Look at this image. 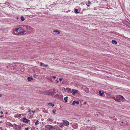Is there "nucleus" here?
Returning a JSON list of instances; mask_svg holds the SVG:
<instances>
[{
    "mask_svg": "<svg viewBox=\"0 0 130 130\" xmlns=\"http://www.w3.org/2000/svg\"><path fill=\"white\" fill-rule=\"evenodd\" d=\"M0 112L2 114H3V111H1Z\"/></svg>",
    "mask_w": 130,
    "mask_h": 130,
    "instance_id": "a19ab883",
    "label": "nucleus"
},
{
    "mask_svg": "<svg viewBox=\"0 0 130 130\" xmlns=\"http://www.w3.org/2000/svg\"><path fill=\"white\" fill-rule=\"evenodd\" d=\"M47 121H50V122H52L53 121V119L49 118L47 119Z\"/></svg>",
    "mask_w": 130,
    "mask_h": 130,
    "instance_id": "f8f14e48",
    "label": "nucleus"
},
{
    "mask_svg": "<svg viewBox=\"0 0 130 130\" xmlns=\"http://www.w3.org/2000/svg\"><path fill=\"white\" fill-rule=\"evenodd\" d=\"M52 77L53 78L55 79V78H56V77H55V76H52Z\"/></svg>",
    "mask_w": 130,
    "mask_h": 130,
    "instance_id": "e433bc0d",
    "label": "nucleus"
},
{
    "mask_svg": "<svg viewBox=\"0 0 130 130\" xmlns=\"http://www.w3.org/2000/svg\"><path fill=\"white\" fill-rule=\"evenodd\" d=\"M128 23H129L128 22H126V24L128 26H129V25L128 24Z\"/></svg>",
    "mask_w": 130,
    "mask_h": 130,
    "instance_id": "72a5a7b5",
    "label": "nucleus"
},
{
    "mask_svg": "<svg viewBox=\"0 0 130 130\" xmlns=\"http://www.w3.org/2000/svg\"><path fill=\"white\" fill-rule=\"evenodd\" d=\"M3 117V116L2 115H1V116H0V117L1 118H2Z\"/></svg>",
    "mask_w": 130,
    "mask_h": 130,
    "instance_id": "c03bdc74",
    "label": "nucleus"
},
{
    "mask_svg": "<svg viewBox=\"0 0 130 130\" xmlns=\"http://www.w3.org/2000/svg\"><path fill=\"white\" fill-rule=\"evenodd\" d=\"M17 127H14V129H17Z\"/></svg>",
    "mask_w": 130,
    "mask_h": 130,
    "instance_id": "c9c22d12",
    "label": "nucleus"
},
{
    "mask_svg": "<svg viewBox=\"0 0 130 130\" xmlns=\"http://www.w3.org/2000/svg\"><path fill=\"white\" fill-rule=\"evenodd\" d=\"M118 97L119 98L120 100H123L125 101V99L124 98V97L121 95H118Z\"/></svg>",
    "mask_w": 130,
    "mask_h": 130,
    "instance_id": "1a4fd4ad",
    "label": "nucleus"
},
{
    "mask_svg": "<svg viewBox=\"0 0 130 130\" xmlns=\"http://www.w3.org/2000/svg\"><path fill=\"white\" fill-rule=\"evenodd\" d=\"M115 120H117V118H116V119H115Z\"/></svg>",
    "mask_w": 130,
    "mask_h": 130,
    "instance_id": "a18cd8bd",
    "label": "nucleus"
},
{
    "mask_svg": "<svg viewBox=\"0 0 130 130\" xmlns=\"http://www.w3.org/2000/svg\"><path fill=\"white\" fill-rule=\"evenodd\" d=\"M63 125H63V123H62V124L61 123L59 125V126L60 127L62 128L63 127Z\"/></svg>",
    "mask_w": 130,
    "mask_h": 130,
    "instance_id": "6ab92c4d",
    "label": "nucleus"
},
{
    "mask_svg": "<svg viewBox=\"0 0 130 130\" xmlns=\"http://www.w3.org/2000/svg\"><path fill=\"white\" fill-rule=\"evenodd\" d=\"M21 31H18V33H15L14 34L16 35H22L24 34H26L27 32H26V29H25Z\"/></svg>",
    "mask_w": 130,
    "mask_h": 130,
    "instance_id": "f03ea898",
    "label": "nucleus"
},
{
    "mask_svg": "<svg viewBox=\"0 0 130 130\" xmlns=\"http://www.w3.org/2000/svg\"><path fill=\"white\" fill-rule=\"evenodd\" d=\"M48 105L50 106L51 105H52V103L51 102L49 103H48Z\"/></svg>",
    "mask_w": 130,
    "mask_h": 130,
    "instance_id": "c756f323",
    "label": "nucleus"
},
{
    "mask_svg": "<svg viewBox=\"0 0 130 130\" xmlns=\"http://www.w3.org/2000/svg\"><path fill=\"white\" fill-rule=\"evenodd\" d=\"M30 120H29L27 119L26 118H23V121L25 122L26 123H27L28 122H29Z\"/></svg>",
    "mask_w": 130,
    "mask_h": 130,
    "instance_id": "6e6552de",
    "label": "nucleus"
},
{
    "mask_svg": "<svg viewBox=\"0 0 130 130\" xmlns=\"http://www.w3.org/2000/svg\"><path fill=\"white\" fill-rule=\"evenodd\" d=\"M33 79L32 78L30 77H28L27 78V80L28 81H30Z\"/></svg>",
    "mask_w": 130,
    "mask_h": 130,
    "instance_id": "2eb2a0df",
    "label": "nucleus"
},
{
    "mask_svg": "<svg viewBox=\"0 0 130 130\" xmlns=\"http://www.w3.org/2000/svg\"><path fill=\"white\" fill-rule=\"evenodd\" d=\"M45 127L49 130H53L55 129V127L54 126L50 125H46Z\"/></svg>",
    "mask_w": 130,
    "mask_h": 130,
    "instance_id": "7ed1b4c3",
    "label": "nucleus"
},
{
    "mask_svg": "<svg viewBox=\"0 0 130 130\" xmlns=\"http://www.w3.org/2000/svg\"><path fill=\"white\" fill-rule=\"evenodd\" d=\"M67 90L69 92H71V89L70 88H67Z\"/></svg>",
    "mask_w": 130,
    "mask_h": 130,
    "instance_id": "5701e85b",
    "label": "nucleus"
},
{
    "mask_svg": "<svg viewBox=\"0 0 130 130\" xmlns=\"http://www.w3.org/2000/svg\"><path fill=\"white\" fill-rule=\"evenodd\" d=\"M8 126H11V127H13V125L11 123H8Z\"/></svg>",
    "mask_w": 130,
    "mask_h": 130,
    "instance_id": "a211bd4d",
    "label": "nucleus"
},
{
    "mask_svg": "<svg viewBox=\"0 0 130 130\" xmlns=\"http://www.w3.org/2000/svg\"><path fill=\"white\" fill-rule=\"evenodd\" d=\"M44 64L42 62H41L40 63V66H42V65H44Z\"/></svg>",
    "mask_w": 130,
    "mask_h": 130,
    "instance_id": "c85d7f7f",
    "label": "nucleus"
},
{
    "mask_svg": "<svg viewBox=\"0 0 130 130\" xmlns=\"http://www.w3.org/2000/svg\"><path fill=\"white\" fill-rule=\"evenodd\" d=\"M54 104L53 103H52V105H51V106L52 107H53L54 106Z\"/></svg>",
    "mask_w": 130,
    "mask_h": 130,
    "instance_id": "2f4dec72",
    "label": "nucleus"
},
{
    "mask_svg": "<svg viewBox=\"0 0 130 130\" xmlns=\"http://www.w3.org/2000/svg\"><path fill=\"white\" fill-rule=\"evenodd\" d=\"M39 122V121L38 120H37V121L35 122V125H37L39 124L38 123Z\"/></svg>",
    "mask_w": 130,
    "mask_h": 130,
    "instance_id": "412c9836",
    "label": "nucleus"
},
{
    "mask_svg": "<svg viewBox=\"0 0 130 130\" xmlns=\"http://www.w3.org/2000/svg\"><path fill=\"white\" fill-rule=\"evenodd\" d=\"M8 112H6V114H8Z\"/></svg>",
    "mask_w": 130,
    "mask_h": 130,
    "instance_id": "3c124183",
    "label": "nucleus"
},
{
    "mask_svg": "<svg viewBox=\"0 0 130 130\" xmlns=\"http://www.w3.org/2000/svg\"><path fill=\"white\" fill-rule=\"evenodd\" d=\"M128 24L129 25V26H128L129 27V28H130V24L129 23H128Z\"/></svg>",
    "mask_w": 130,
    "mask_h": 130,
    "instance_id": "79ce46f5",
    "label": "nucleus"
},
{
    "mask_svg": "<svg viewBox=\"0 0 130 130\" xmlns=\"http://www.w3.org/2000/svg\"><path fill=\"white\" fill-rule=\"evenodd\" d=\"M78 91L76 90H73L71 92L72 94L73 95H75L76 94H77L78 93Z\"/></svg>",
    "mask_w": 130,
    "mask_h": 130,
    "instance_id": "39448f33",
    "label": "nucleus"
},
{
    "mask_svg": "<svg viewBox=\"0 0 130 130\" xmlns=\"http://www.w3.org/2000/svg\"><path fill=\"white\" fill-rule=\"evenodd\" d=\"M56 111V110L55 109H54L53 110L52 112L53 113H54V114H56L55 113V112Z\"/></svg>",
    "mask_w": 130,
    "mask_h": 130,
    "instance_id": "393cba45",
    "label": "nucleus"
},
{
    "mask_svg": "<svg viewBox=\"0 0 130 130\" xmlns=\"http://www.w3.org/2000/svg\"><path fill=\"white\" fill-rule=\"evenodd\" d=\"M86 103L85 102V103Z\"/></svg>",
    "mask_w": 130,
    "mask_h": 130,
    "instance_id": "5fc2aeb1",
    "label": "nucleus"
},
{
    "mask_svg": "<svg viewBox=\"0 0 130 130\" xmlns=\"http://www.w3.org/2000/svg\"><path fill=\"white\" fill-rule=\"evenodd\" d=\"M21 114H18L17 115V116H18V117H21Z\"/></svg>",
    "mask_w": 130,
    "mask_h": 130,
    "instance_id": "cd10ccee",
    "label": "nucleus"
},
{
    "mask_svg": "<svg viewBox=\"0 0 130 130\" xmlns=\"http://www.w3.org/2000/svg\"><path fill=\"white\" fill-rule=\"evenodd\" d=\"M122 122V123H123V121H122V122Z\"/></svg>",
    "mask_w": 130,
    "mask_h": 130,
    "instance_id": "603ef678",
    "label": "nucleus"
},
{
    "mask_svg": "<svg viewBox=\"0 0 130 130\" xmlns=\"http://www.w3.org/2000/svg\"><path fill=\"white\" fill-rule=\"evenodd\" d=\"M24 108V107H21V109H23Z\"/></svg>",
    "mask_w": 130,
    "mask_h": 130,
    "instance_id": "58836bf2",
    "label": "nucleus"
},
{
    "mask_svg": "<svg viewBox=\"0 0 130 130\" xmlns=\"http://www.w3.org/2000/svg\"><path fill=\"white\" fill-rule=\"evenodd\" d=\"M2 121H0V123H2Z\"/></svg>",
    "mask_w": 130,
    "mask_h": 130,
    "instance_id": "49530a36",
    "label": "nucleus"
},
{
    "mask_svg": "<svg viewBox=\"0 0 130 130\" xmlns=\"http://www.w3.org/2000/svg\"><path fill=\"white\" fill-rule=\"evenodd\" d=\"M31 112V110L30 109L28 111L30 113Z\"/></svg>",
    "mask_w": 130,
    "mask_h": 130,
    "instance_id": "473e14b6",
    "label": "nucleus"
},
{
    "mask_svg": "<svg viewBox=\"0 0 130 130\" xmlns=\"http://www.w3.org/2000/svg\"><path fill=\"white\" fill-rule=\"evenodd\" d=\"M72 126L74 128L76 129L78 125L77 124H74L72 125Z\"/></svg>",
    "mask_w": 130,
    "mask_h": 130,
    "instance_id": "9d476101",
    "label": "nucleus"
},
{
    "mask_svg": "<svg viewBox=\"0 0 130 130\" xmlns=\"http://www.w3.org/2000/svg\"><path fill=\"white\" fill-rule=\"evenodd\" d=\"M123 125H126V124H124Z\"/></svg>",
    "mask_w": 130,
    "mask_h": 130,
    "instance_id": "09e8293b",
    "label": "nucleus"
},
{
    "mask_svg": "<svg viewBox=\"0 0 130 130\" xmlns=\"http://www.w3.org/2000/svg\"><path fill=\"white\" fill-rule=\"evenodd\" d=\"M56 82L57 83H58L59 82V81L58 80H56Z\"/></svg>",
    "mask_w": 130,
    "mask_h": 130,
    "instance_id": "37998d69",
    "label": "nucleus"
},
{
    "mask_svg": "<svg viewBox=\"0 0 130 130\" xmlns=\"http://www.w3.org/2000/svg\"><path fill=\"white\" fill-rule=\"evenodd\" d=\"M91 4V2L90 1H88V4H87V5L88 6H89V4Z\"/></svg>",
    "mask_w": 130,
    "mask_h": 130,
    "instance_id": "b1692460",
    "label": "nucleus"
},
{
    "mask_svg": "<svg viewBox=\"0 0 130 130\" xmlns=\"http://www.w3.org/2000/svg\"><path fill=\"white\" fill-rule=\"evenodd\" d=\"M78 10L77 9H75L74 10V11L76 13H79V12H78Z\"/></svg>",
    "mask_w": 130,
    "mask_h": 130,
    "instance_id": "4be33fe9",
    "label": "nucleus"
},
{
    "mask_svg": "<svg viewBox=\"0 0 130 130\" xmlns=\"http://www.w3.org/2000/svg\"><path fill=\"white\" fill-rule=\"evenodd\" d=\"M99 93L100 94V95L102 96L104 93V92H102V93H101V91H100L99 92Z\"/></svg>",
    "mask_w": 130,
    "mask_h": 130,
    "instance_id": "f3484780",
    "label": "nucleus"
},
{
    "mask_svg": "<svg viewBox=\"0 0 130 130\" xmlns=\"http://www.w3.org/2000/svg\"><path fill=\"white\" fill-rule=\"evenodd\" d=\"M59 80L60 81H61L62 80V79L61 78H60L59 79Z\"/></svg>",
    "mask_w": 130,
    "mask_h": 130,
    "instance_id": "ea45409f",
    "label": "nucleus"
},
{
    "mask_svg": "<svg viewBox=\"0 0 130 130\" xmlns=\"http://www.w3.org/2000/svg\"><path fill=\"white\" fill-rule=\"evenodd\" d=\"M112 99L117 102H119L120 101L118 95L117 96L116 98L115 97H113Z\"/></svg>",
    "mask_w": 130,
    "mask_h": 130,
    "instance_id": "0eeeda50",
    "label": "nucleus"
},
{
    "mask_svg": "<svg viewBox=\"0 0 130 130\" xmlns=\"http://www.w3.org/2000/svg\"><path fill=\"white\" fill-rule=\"evenodd\" d=\"M76 103L77 104H79V101H74L72 103V104L73 105H74Z\"/></svg>",
    "mask_w": 130,
    "mask_h": 130,
    "instance_id": "9b49d317",
    "label": "nucleus"
},
{
    "mask_svg": "<svg viewBox=\"0 0 130 130\" xmlns=\"http://www.w3.org/2000/svg\"><path fill=\"white\" fill-rule=\"evenodd\" d=\"M112 42L113 44H117V42L115 40H112Z\"/></svg>",
    "mask_w": 130,
    "mask_h": 130,
    "instance_id": "ddd939ff",
    "label": "nucleus"
},
{
    "mask_svg": "<svg viewBox=\"0 0 130 130\" xmlns=\"http://www.w3.org/2000/svg\"><path fill=\"white\" fill-rule=\"evenodd\" d=\"M21 19L22 21H23L25 20V19L24 17L22 16L21 17Z\"/></svg>",
    "mask_w": 130,
    "mask_h": 130,
    "instance_id": "aec40b11",
    "label": "nucleus"
},
{
    "mask_svg": "<svg viewBox=\"0 0 130 130\" xmlns=\"http://www.w3.org/2000/svg\"><path fill=\"white\" fill-rule=\"evenodd\" d=\"M86 89L87 90H88V88H86Z\"/></svg>",
    "mask_w": 130,
    "mask_h": 130,
    "instance_id": "8fccbe9b",
    "label": "nucleus"
},
{
    "mask_svg": "<svg viewBox=\"0 0 130 130\" xmlns=\"http://www.w3.org/2000/svg\"><path fill=\"white\" fill-rule=\"evenodd\" d=\"M29 28V27L28 26H27L26 27V29H27L28 30V28Z\"/></svg>",
    "mask_w": 130,
    "mask_h": 130,
    "instance_id": "a878e982",
    "label": "nucleus"
},
{
    "mask_svg": "<svg viewBox=\"0 0 130 130\" xmlns=\"http://www.w3.org/2000/svg\"><path fill=\"white\" fill-rule=\"evenodd\" d=\"M25 29L24 27H20L18 28H16L14 31V34H15V33H18V31L19 32L23 30H24Z\"/></svg>",
    "mask_w": 130,
    "mask_h": 130,
    "instance_id": "f257e3e1",
    "label": "nucleus"
},
{
    "mask_svg": "<svg viewBox=\"0 0 130 130\" xmlns=\"http://www.w3.org/2000/svg\"><path fill=\"white\" fill-rule=\"evenodd\" d=\"M25 130H26L25 129Z\"/></svg>",
    "mask_w": 130,
    "mask_h": 130,
    "instance_id": "6e6d98bb",
    "label": "nucleus"
},
{
    "mask_svg": "<svg viewBox=\"0 0 130 130\" xmlns=\"http://www.w3.org/2000/svg\"><path fill=\"white\" fill-rule=\"evenodd\" d=\"M25 129L26 130H27L29 128L28 127H27V128H25Z\"/></svg>",
    "mask_w": 130,
    "mask_h": 130,
    "instance_id": "f704fd0d",
    "label": "nucleus"
},
{
    "mask_svg": "<svg viewBox=\"0 0 130 130\" xmlns=\"http://www.w3.org/2000/svg\"><path fill=\"white\" fill-rule=\"evenodd\" d=\"M53 32H57V34H59L60 33V32L59 31H58V30H54L53 31Z\"/></svg>",
    "mask_w": 130,
    "mask_h": 130,
    "instance_id": "dca6fc26",
    "label": "nucleus"
},
{
    "mask_svg": "<svg viewBox=\"0 0 130 130\" xmlns=\"http://www.w3.org/2000/svg\"><path fill=\"white\" fill-rule=\"evenodd\" d=\"M31 112L33 113H35V111H33V110H31Z\"/></svg>",
    "mask_w": 130,
    "mask_h": 130,
    "instance_id": "4c0bfd02",
    "label": "nucleus"
},
{
    "mask_svg": "<svg viewBox=\"0 0 130 130\" xmlns=\"http://www.w3.org/2000/svg\"><path fill=\"white\" fill-rule=\"evenodd\" d=\"M18 129H17V130H21L20 129V126H18Z\"/></svg>",
    "mask_w": 130,
    "mask_h": 130,
    "instance_id": "7c9ffc66",
    "label": "nucleus"
},
{
    "mask_svg": "<svg viewBox=\"0 0 130 130\" xmlns=\"http://www.w3.org/2000/svg\"><path fill=\"white\" fill-rule=\"evenodd\" d=\"M44 130H47V129H44Z\"/></svg>",
    "mask_w": 130,
    "mask_h": 130,
    "instance_id": "864d4df0",
    "label": "nucleus"
},
{
    "mask_svg": "<svg viewBox=\"0 0 130 130\" xmlns=\"http://www.w3.org/2000/svg\"><path fill=\"white\" fill-rule=\"evenodd\" d=\"M43 66L46 67H47L48 66V65L47 64H44Z\"/></svg>",
    "mask_w": 130,
    "mask_h": 130,
    "instance_id": "bb28decb",
    "label": "nucleus"
},
{
    "mask_svg": "<svg viewBox=\"0 0 130 130\" xmlns=\"http://www.w3.org/2000/svg\"><path fill=\"white\" fill-rule=\"evenodd\" d=\"M53 91H51L49 92V94L53 96L56 93V89H53Z\"/></svg>",
    "mask_w": 130,
    "mask_h": 130,
    "instance_id": "20e7f679",
    "label": "nucleus"
},
{
    "mask_svg": "<svg viewBox=\"0 0 130 130\" xmlns=\"http://www.w3.org/2000/svg\"><path fill=\"white\" fill-rule=\"evenodd\" d=\"M68 98V97L67 96L64 98V102H67V99Z\"/></svg>",
    "mask_w": 130,
    "mask_h": 130,
    "instance_id": "4468645a",
    "label": "nucleus"
},
{
    "mask_svg": "<svg viewBox=\"0 0 130 130\" xmlns=\"http://www.w3.org/2000/svg\"><path fill=\"white\" fill-rule=\"evenodd\" d=\"M63 125H64L67 126L69 125V122L67 120L64 121H63Z\"/></svg>",
    "mask_w": 130,
    "mask_h": 130,
    "instance_id": "423d86ee",
    "label": "nucleus"
},
{
    "mask_svg": "<svg viewBox=\"0 0 130 130\" xmlns=\"http://www.w3.org/2000/svg\"><path fill=\"white\" fill-rule=\"evenodd\" d=\"M2 96V95L1 94H0V97H1Z\"/></svg>",
    "mask_w": 130,
    "mask_h": 130,
    "instance_id": "de8ad7c7",
    "label": "nucleus"
}]
</instances>
